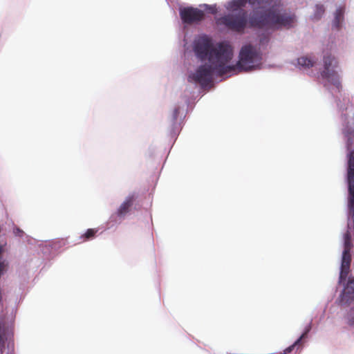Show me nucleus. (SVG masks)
<instances>
[{
  "label": "nucleus",
  "mask_w": 354,
  "mask_h": 354,
  "mask_svg": "<svg viewBox=\"0 0 354 354\" xmlns=\"http://www.w3.org/2000/svg\"><path fill=\"white\" fill-rule=\"evenodd\" d=\"M250 4L258 6L263 11L254 10L249 17L250 27L268 29L290 28L296 21L295 15L286 10L279 9L272 1L269 0H248ZM217 25H223L227 29L243 32L248 24L247 12L239 10L236 14H228L216 20Z\"/></svg>",
  "instance_id": "nucleus-1"
},
{
  "label": "nucleus",
  "mask_w": 354,
  "mask_h": 354,
  "mask_svg": "<svg viewBox=\"0 0 354 354\" xmlns=\"http://www.w3.org/2000/svg\"><path fill=\"white\" fill-rule=\"evenodd\" d=\"M193 50L196 57L201 62L207 60L209 64L199 66L196 71L189 76V81H194L202 86L210 84L216 73L222 76L230 73L232 67H226L233 57V48L225 41L214 44L206 35L199 37L194 42Z\"/></svg>",
  "instance_id": "nucleus-2"
},
{
  "label": "nucleus",
  "mask_w": 354,
  "mask_h": 354,
  "mask_svg": "<svg viewBox=\"0 0 354 354\" xmlns=\"http://www.w3.org/2000/svg\"><path fill=\"white\" fill-rule=\"evenodd\" d=\"M0 354H15L13 322L0 315Z\"/></svg>",
  "instance_id": "nucleus-3"
},
{
  "label": "nucleus",
  "mask_w": 354,
  "mask_h": 354,
  "mask_svg": "<svg viewBox=\"0 0 354 354\" xmlns=\"http://www.w3.org/2000/svg\"><path fill=\"white\" fill-rule=\"evenodd\" d=\"M260 59L256 48L250 44L243 46L239 55V61L235 65L226 64V67H232L230 73L251 71L256 62Z\"/></svg>",
  "instance_id": "nucleus-4"
},
{
  "label": "nucleus",
  "mask_w": 354,
  "mask_h": 354,
  "mask_svg": "<svg viewBox=\"0 0 354 354\" xmlns=\"http://www.w3.org/2000/svg\"><path fill=\"white\" fill-rule=\"evenodd\" d=\"M323 61L324 70L321 73L322 77L339 89L342 86L339 76L335 70L330 68L331 66L333 68L337 67V60L331 54L326 53L324 55Z\"/></svg>",
  "instance_id": "nucleus-5"
},
{
  "label": "nucleus",
  "mask_w": 354,
  "mask_h": 354,
  "mask_svg": "<svg viewBox=\"0 0 354 354\" xmlns=\"http://www.w3.org/2000/svg\"><path fill=\"white\" fill-rule=\"evenodd\" d=\"M179 15L183 24H198L205 17L204 11L192 6L180 8Z\"/></svg>",
  "instance_id": "nucleus-6"
},
{
  "label": "nucleus",
  "mask_w": 354,
  "mask_h": 354,
  "mask_svg": "<svg viewBox=\"0 0 354 354\" xmlns=\"http://www.w3.org/2000/svg\"><path fill=\"white\" fill-rule=\"evenodd\" d=\"M354 301V277H349L341 296V301L349 305Z\"/></svg>",
  "instance_id": "nucleus-7"
},
{
  "label": "nucleus",
  "mask_w": 354,
  "mask_h": 354,
  "mask_svg": "<svg viewBox=\"0 0 354 354\" xmlns=\"http://www.w3.org/2000/svg\"><path fill=\"white\" fill-rule=\"evenodd\" d=\"M135 199L136 197L134 195L129 196L118 208L117 211L118 216L120 217L125 216L129 212L130 207L133 205Z\"/></svg>",
  "instance_id": "nucleus-8"
},
{
  "label": "nucleus",
  "mask_w": 354,
  "mask_h": 354,
  "mask_svg": "<svg viewBox=\"0 0 354 354\" xmlns=\"http://www.w3.org/2000/svg\"><path fill=\"white\" fill-rule=\"evenodd\" d=\"M247 1V0H233L228 3L227 9L232 11L241 10V8L246 5Z\"/></svg>",
  "instance_id": "nucleus-9"
},
{
  "label": "nucleus",
  "mask_w": 354,
  "mask_h": 354,
  "mask_svg": "<svg viewBox=\"0 0 354 354\" xmlns=\"http://www.w3.org/2000/svg\"><path fill=\"white\" fill-rule=\"evenodd\" d=\"M297 62L298 64L304 68H309L313 67L315 64V61L307 57H301L298 58Z\"/></svg>",
  "instance_id": "nucleus-10"
},
{
  "label": "nucleus",
  "mask_w": 354,
  "mask_h": 354,
  "mask_svg": "<svg viewBox=\"0 0 354 354\" xmlns=\"http://www.w3.org/2000/svg\"><path fill=\"white\" fill-rule=\"evenodd\" d=\"M309 331V329L306 330L305 333H304L301 337L292 345L286 348L283 352L280 353L279 354H288L293 351V349L298 346L302 339L305 338L307 336V334Z\"/></svg>",
  "instance_id": "nucleus-11"
},
{
  "label": "nucleus",
  "mask_w": 354,
  "mask_h": 354,
  "mask_svg": "<svg viewBox=\"0 0 354 354\" xmlns=\"http://www.w3.org/2000/svg\"><path fill=\"white\" fill-rule=\"evenodd\" d=\"M342 19H343V11L341 8H339L335 12V20H334V26H335V27L337 28H339V24Z\"/></svg>",
  "instance_id": "nucleus-12"
},
{
  "label": "nucleus",
  "mask_w": 354,
  "mask_h": 354,
  "mask_svg": "<svg viewBox=\"0 0 354 354\" xmlns=\"http://www.w3.org/2000/svg\"><path fill=\"white\" fill-rule=\"evenodd\" d=\"M325 12V9L323 5H317L315 12L314 14V19L318 20L321 18Z\"/></svg>",
  "instance_id": "nucleus-13"
},
{
  "label": "nucleus",
  "mask_w": 354,
  "mask_h": 354,
  "mask_svg": "<svg viewBox=\"0 0 354 354\" xmlns=\"http://www.w3.org/2000/svg\"><path fill=\"white\" fill-rule=\"evenodd\" d=\"M96 232L97 230L88 229L86 232L82 235V238L84 239V241L91 239L95 236Z\"/></svg>",
  "instance_id": "nucleus-14"
},
{
  "label": "nucleus",
  "mask_w": 354,
  "mask_h": 354,
  "mask_svg": "<svg viewBox=\"0 0 354 354\" xmlns=\"http://www.w3.org/2000/svg\"><path fill=\"white\" fill-rule=\"evenodd\" d=\"M348 324L350 326H354V307L350 310L348 314Z\"/></svg>",
  "instance_id": "nucleus-15"
},
{
  "label": "nucleus",
  "mask_w": 354,
  "mask_h": 354,
  "mask_svg": "<svg viewBox=\"0 0 354 354\" xmlns=\"http://www.w3.org/2000/svg\"><path fill=\"white\" fill-rule=\"evenodd\" d=\"M179 113H180V109L179 107H176L174 111H173V113H172V118H173V122H176L177 119H178V115H179Z\"/></svg>",
  "instance_id": "nucleus-16"
},
{
  "label": "nucleus",
  "mask_w": 354,
  "mask_h": 354,
  "mask_svg": "<svg viewBox=\"0 0 354 354\" xmlns=\"http://www.w3.org/2000/svg\"><path fill=\"white\" fill-rule=\"evenodd\" d=\"M206 7L207 10L212 14H216L217 12V9L216 6L206 5Z\"/></svg>",
  "instance_id": "nucleus-17"
},
{
  "label": "nucleus",
  "mask_w": 354,
  "mask_h": 354,
  "mask_svg": "<svg viewBox=\"0 0 354 354\" xmlns=\"http://www.w3.org/2000/svg\"><path fill=\"white\" fill-rule=\"evenodd\" d=\"M14 233L17 236H21L24 234V232L21 230H20L19 228H16L14 230Z\"/></svg>",
  "instance_id": "nucleus-18"
},
{
  "label": "nucleus",
  "mask_w": 354,
  "mask_h": 354,
  "mask_svg": "<svg viewBox=\"0 0 354 354\" xmlns=\"http://www.w3.org/2000/svg\"><path fill=\"white\" fill-rule=\"evenodd\" d=\"M263 42H264L263 39H260V43H261V44H263Z\"/></svg>",
  "instance_id": "nucleus-19"
}]
</instances>
